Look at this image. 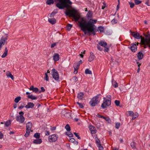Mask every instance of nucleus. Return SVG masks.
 <instances>
[{
  "mask_svg": "<svg viewBox=\"0 0 150 150\" xmlns=\"http://www.w3.org/2000/svg\"><path fill=\"white\" fill-rule=\"evenodd\" d=\"M42 140L40 139L34 140L33 141V143L35 144H40L42 143Z\"/></svg>",
  "mask_w": 150,
  "mask_h": 150,
  "instance_id": "ddd939ff",
  "label": "nucleus"
},
{
  "mask_svg": "<svg viewBox=\"0 0 150 150\" xmlns=\"http://www.w3.org/2000/svg\"><path fill=\"white\" fill-rule=\"evenodd\" d=\"M59 55L58 54L55 53L53 56V59L55 61H58L59 59Z\"/></svg>",
  "mask_w": 150,
  "mask_h": 150,
  "instance_id": "4468645a",
  "label": "nucleus"
},
{
  "mask_svg": "<svg viewBox=\"0 0 150 150\" xmlns=\"http://www.w3.org/2000/svg\"><path fill=\"white\" fill-rule=\"evenodd\" d=\"M84 96L83 93L81 92H80L78 93L77 95V98L79 100H82Z\"/></svg>",
  "mask_w": 150,
  "mask_h": 150,
  "instance_id": "aec40b11",
  "label": "nucleus"
},
{
  "mask_svg": "<svg viewBox=\"0 0 150 150\" xmlns=\"http://www.w3.org/2000/svg\"><path fill=\"white\" fill-rule=\"evenodd\" d=\"M3 135L1 132H0V139H1L3 137Z\"/></svg>",
  "mask_w": 150,
  "mask_h": 150,
  "instance_id": "69168bd1",
  "label": "nucleus"
},
{
  "mask_svg": "<svg viewBox=\"0 0 150 150\" xmlns=\"http://www.w3.org/2000/svg\"><path fill=\"white\" fill-rule=\"evenodd\" d=\"M97 48L100 51H101L103 50V49L98 45L97 46Z\"/></svg>",
  "mask_w": 150,
  "mask_h": 150,
  "instance_id": "4d7b16f0",
  "label": "nucleus"
},
{
  "mask_svg": "<svg viewBox=\"0 0 150 150\" xmlns=\"http://www.w3.org/2000/svg\"><path fill=\"white\" fill-rule=\"evenodd\" d=\"M74 134L75 135V136L76 137H77V138H78V139H81L80 137L79 136V135H78V134H79L78 133H76V132H74Z\"/></svg>",
  "mask_w": 150,
  "mask_h": 150,
  "instance_id": "49530a36",
  "label": "nucleus"
},
{
  "mask_svg": "<svg viewBox=\"0 0 150 150\" xmlns=\"http://www.w3.org/2000/svg\"><path fill=\"white\" fill-rule=\"evenodd\" d=\"M129 3L130 5V7L131 8H133L134 7V3L130 2H129Z\"/></svg>",
  "mask_w": 150,
  "mask_h": 150,
  "instance_id": "de8ad7c7",
  "label": "nucleus"
},
{
  "mask_svg": "<svg viewBox=\"0 0 150 150\" xmlns=\"http://www.w3.org/2000/svg\"><path fill=\"white\" fill-rule=\"evenodd\" d=\"M41 90L39 91V93H40L41 92H44L45 91V90L43 87H42L41 88Z\"/></svg>",
  "mask_w": 150,
  "mask_h": 150,
  "instance_id": "8fccbe9b",
  "label": "nucleus"
},
{
  "mask_svg": "<svg viewBox=\"0 0 150 150\" xmlns=\"http://www.w3.org/2000/svg\"><path fill=\"white\" fill-rule=\"evenodd\" d=\"M57 13V12H55V11H54L52 12L50 14V17H52L54 16V15H55Z\"/></svg>",
  "mask_w": 150,
  "mask_h": 150,
  "instance_id": "37998d69",
  "label": "nucleus"
},
{
  "mask_svg": "<svg viewBox=\"0 0 150 150\" xmlns=\"http://www.w3.org/2000/svg\"><path fill=\"white\" fill-rule=\"evenodd\" d=\"M58 137V135L56 134H52L49 137V140L50 142H54Z\"/></svg>",
  "mask_w": 150,
  "mask_h": 150,
  "instance_id": "0eeeda50",
  "label": "nucleus"
},
{
  "mask_svg": "<svg viewBox=\"0 0 150 150\" xmlns=\"http://www.w3.org/2000/svg\"><path fill=\"white\" fill-rule=\"evenodd\" d=\"M72 79L73 81L75 82H76L78 81L77 78L75 76L73 77Z\"/></svg>",
  "mask_w": 150,
  "mask_h": 150,
  "instance_id": "3c124183",
  "label": "nucleus"
},
{
  "mask_svg": "<svg viewBox=\"0 0 150 150\" xmlns=\"http://www.w3.org/2000/svg\"><path fill=\"white\" fill-rule=\"evenodd\" d=\"M115 104L117 106H118L119 105L120 103V102L118 100H115Z\"/></svg>",
  "mask_w": 150,
  "mask_h": 150,
  "instance_id": "a18cd8bd",
  "label": "nucleus"
},
{
  "mask_svg": "<svg viewBox=\"0 0 150 150\" xmlns=\"http://www.w3.org/2000/svg\"><path fill=\"white\" fill-rule=\"evenodd\" d=\"M98 30L100 32H103L104 30V28L103 27L101 26H99L98 28Z\"/></svg>",
  "mask_w": 150,
  "mask_h": 150,
  "instance_id": "72a5a7b5",
  "label": "nucleus"
},
{
  "mask_svg": "<svg viewBox=\"0 0 150 150\" xmlns=\"http://www.w3.org/2000/svg\"><path fill=\"white\" fill-rule=\"evenodd\" d=\"M96 142V144L97 146H100L101 144L100 142V140L97 137L95 138Z\"/></svg>",
  "mask_w": 150,
  "mask_h": 150,
  "instance_id": "393cba45",
  "label": "nucleus"
},
{
  "mask_svg": "<svg viewBox=\"0 0 150 150\" xmlns=\"http://www.w3.org/2000/svg\"><path fill=\"white\" fill-rule=\"evenodd\" d=\"M96 116L97 117H98L101 118H102L103 119V117H104V116H102V115H98V114H97L96 115Z\"/></svg>",
  "mask_w": 150,
  "mask_h": 150,
  "instance_id": "13d9d810",
  "label": "nucleus"
},
{
  "mask_svg": "<svg viewBox=\"0 0 150 150\" xmlns=\"http://www.w3.org/2000/svg\"><path fill=\"white\" fill-rule=\"evenodd\" d=\"M129 48L131 49L132 52H136L137 50V46L134 44H132Z\"/></svg>",
  "mask_w": 150,
  "mask_h": 150,
  "instance_id": "9b49d317",
  "label": "nucleus"
},
{
  "mask_svg": "<svg viewBox=\"0 0 150 150\" xmlns=\"http://www.w3.org/2000/svg\"><path fill=\"white\" fill-rule=\"evenodd\" d=\"M137 56L138 59L140 60L142 59L143 57V54L142 52H140L137 54Z\"/></svg>",
  "mask_w": 150,
  "mask_h": 150,
  "instance_id": "4be33fe9",
  "label": "nucleus"
},
{
  "mask_svg": "<svg viewBox=\"0 0 150 150\" xmlns=\"http://www.w3.org/2000/svg\"><path fill=\"white\" fill-rule=\"evenodd\" d=\"M111 96L110 95H108L106 97H104L103 103L101 105L102 108L104 109L107 107L110 106L111 103Z\"/></svg>",
  "mask_w": 150,
  "mask_h": 150,
  "instance_id": "7ed1b4c3",
  "label": "nucleus"
},
{
  "mask_svg": "<svg viewBox=\"0 0 150 150\" xmlns=\"http://www.w3.org/2000/svg\"><path fill=\"white\" fill-rule=\"evenodd\" d=\"M66 134L70 137H72L73 136V134L69 131H68L67 133Z\"/></svg>",
  "mask_w": 150,
  "mask_h": 150,
  "instance_id": "e433bc0d",
  "label": "nucleus"
},
{
  "mask_svg": "<svg viewBox=\"0 0 150 150\" xmlns=\"http://www.w3.org/2000/svg\"><path fill=\"white\" fill-rule=\"evenodd\" d=\"M24 114V113L23 111H21L19 112V114L20 115H22L23 116Z\"/></svg>",
  "mask_w": 150,
  "mask_h": 150,
  "instance_id": "e2e57ef3",
  "label": "nucleus"
},
{
  "mask_svg": "<svg viewBox=\"0 0 150 150\" xmlns=\"http://www.w3.org/2000/svg\"><path fill=\"white\" fill-rule=\"evenodd\" d=\"M75 141V139L74 138H70L69 139V142H74Z\"/></svg>",
  "mask_w": 150,
  "mask_h": 150,
  "instance_id": "5fc2aeb1",
  "label": "nucleus"
},
{
  "mask_svg": "<svg viewBox=\"0 0 150 150\" xmlns=\"http://www.w3.org/2000/svg\"><path fill=\"white\" fill-rule=\"evenodd\" d=\"M34 106V104L31 102H29L28 103L27 105H26L25 107L26 108H32Z\"/></svg>",
  "mask_w": 150,
  "mask_h": 150,
  "instance_id": "dca6fc26",
  "label": "nucleus"
},
{
  "mask_svg": "<svg viewBox=\"0 0 150 150\" xmlns=\"http://www.w3.org/2000/svg\"><path fill=\"white\" fill-rule=\"evenodd\" d=\"M99 44L101 46L105 48L104 49L105 51L108 52V51L109 49L107 47L108 45L106 42L104 41H100L99 43Z\"/></svg>",
  "mask_w": 150,
  "mask_h": 150,
  "instance_id": "1a4fd4ad",
  "label": "nucleus"
},
{
  "mask_svg": "<svg viewBox=\"0 0 150 150\" xmlns=\"http://www.w3.org/2000/svg\"><path fill=\"white\" fill-rule=\"evenodd\" d=\"M11 124V122L10 121H7L5 124V126L6 127L8 126Z\"/></svg>",
  "mask_w": 150,
  "mask_h": 150,
  "instance_id": "ea45409f",
  "label": "nucleus"
},
{
  "mask_svg": "<svg viewBox=\"0 0 150 150\" xmlns=\"http://www.w3.org/2000/svg\"><path fill=\"white\" fill-rule=\"evenodd\" d=\"M130 146L132 149H134L136 148V143L134 142H132L130 144Z\"/></svg>",
  "mask_w": 150,
  "mask_h": 150,
  "instance_id": "bb28decb",
  "label": "nucleus"
},
{
  "mask_svg": "<svg viewBox=\"0 0 150 150\" xmlns=\"http://www.w3.org/2000/svg\"><path fill=\"white\" fill-rule=\"evenodd\" d=\"M112 85L115 88L117 87L118 86L117 83L115 82V81H113L112 82Z\"/></svg>",
  "mask_w": 150,
  "mask_h": 150,
  "instance_id": "c9c22d12",
  "label": "nucleus"
},
{
  "mask_svg": "<svg viewBox=\"0 0 150 150\" xmlns=\"http://www.w3.org/2000/svg\"><path fill=\"white\" fill-rule=\"evenodd\" d=\"M45 79L47 81H49V77L47 73L45 74Z\"/></svg>",
  "mask_w": 150,
  "mask_h": 150,
  "instance_id": "c03bdc74",
  "label": "nucleus"
},
{
  "mask_svg": "<svg viewBox=\"0 0 150 150\" xmlns=\"http://www.w3.org/2000/svg\"><path fill=\"white\" fill-rule=\"evenodd\" d=\"M85 73L86 74H92L91 71L88 69H86L85 70Z\"/></svg>",
  "mask_w": 150,
  "mask_h": 150,
  "instance_id": "c85d7f7f",
  "label": "nucleus"
},
{
  "mask_svg": "<svg viewBox=\"0 0 150 150\" xmlns=\"http://www.w3.org/2000/svg\"><path fill=\"white\" fill-rule=\"evenodd\" d=\"M128 112L129 115L130 116H132L134 113V112L132 111H129Z\"/></svg>",
  "mask_w": 150,
  "mask_h": 150,
  "instance_id": "09e8293b",
  "label": "nucleus"
},
{
  "mask_svg": "<svg viewBox=\"0 0 150 150\" xmlns=\"http://www.w3.org/2000/svg\"><path fill=\"white\" fill-rule=\"evenodd\" d=\"M16 118V121L21 123H23L25 120V117L22 115H18Z\"/></svg>",
  "mask_w": 150,
  "mask_h": 150,
  "instance_id": "6e6552de",
  "label": "nucleus"
},
{
  "mask_svg": "<svg viewBox=\"0 0 150 150\" xmlns=\"http://www.w3.org/2000/svg\"><path fill=\"white\" fill-rule=\"evenodd\" d=\"M56 128L55 127H51V130L52 131L56 129Z\"/></svg>",
  "mask_w": 150,
  "mask_h": 150,
  "instance_id": "680f3d73",
  "label": "nucleus"
},
{
  "mask_svg": "<svg viewBox=\"0 0 150 150\" xmlns=\"http://www.w3.org/2000/svg\"><path fill=\"white\" fill-rule=\"evenodd\" d=\"M73 66L74 69H78L79 67V64L78 63L75 62Z\"/></svg>",
  "mask_w": 150,
  "mask_h": 150,
  "instance_id": "a878e982",
  "label": "nucleus"
},
{
  "mask_svg": "<svg viewBox=\"0 0 150 150\" xmlns=\"http://www.w3.org/2000/svg\"><path fill=\"white\" fill-rule=\"evenodd\" d=\"M8 50L7 47H6L5 49V51L4 53L1 56V57L3 58H5L7 55Z\"/></svg>",
  "mask_w": 150,
  "mask_h": 150,
  "instance_id": "412c9836",
  "label": "nucleus"
},
{
  "mask_svg": "<svg viewBox=\"0 0 150 150\" xmlns=\"http://www.w3.org/2000/svg\"><path fill=\"white\" fill-rule=\"evenodd\" d=\"M21 98L20 96L17 97L15 98L14 101L16 103H18L21 100Z\"/></svg>",
  "mask_w": 150,
  "mask_h": 150,
  "instance_id": "7c9ffc66",
  "label": "nucleus"
},
{
  "mask_svg": "<svg viewBox=\"0 0 150 150\" xmlns=\"http://www.w3.org/2000/svg\"><path fill=\"white\" fill-rule=\"evenodd\" d=\"M6 75L8 78H11L12 80L14 79V77L13 75L11 74V72L9 71H8L6 73Z\"/></svg>",
  "mask_w": 150,
  "mask_h": 150,
  "instance_id": "6ab92c4d",
  "label": "nucleus"
},
{
  "mask_svg": "<svg viewBox=\"0 0 150 150\" xmlns=\"http://www.w3.org/2000/svg\"><path fill=\"white\" fill-rule=\"evenodd\" d=\"M103 119H104L106 121L109 123H110V122H111L110 119L108 117H104Z\"/></svg>",
  "mask_w": 150,
  "mask_h": 150,
  "instance_id": "79ce46f5",
  "label": "nucleus"
},
{
  "mask_svg": "<svg viewBox=\"0 0 150 150\" xmlns=\"http://www.w3.org/2000/svg\"><path fill=\"white\" fill-rule=\"evenodd\" d=\"M65 128L67 131H70L71 130L69 124H67L66 125Z\"/></svg>",
  "mask_w": 150,
  "mask_h": 150,
  "instance_id": "473e14b6",
  "label": "nucleus"
},
{
  "mask_svg": "<svg viewBox=\"0 0 150 150\" xmlns=\"http://www.w3.org/2000/svg\"><path fill=\"white\" fill-rule=\"evenodd\" d=\"M97 146L99 148L98 150H103V147L100 145V146Z\"/></svg>",
  "mask_w": 150,
  "mask_h": 150,
  "instance_id": "864d4df0",
  "label": "nucleus"
},
{
  "mask_svg": "<svg viewBox=\"0 0 150 150\" xmlns=\"http://www.w3.org/2000/svg\"><path fill=\"white\" fill-rule=\"evenodd\" d=\"M120 126V123H115V127L117 129H118L119 128Z\"/></svg>",
  "mask_w": 150,
  "mask_h": 150,
  "instance_id": "a19ab883",
  "label": "nucleus"
},
{
  "mask_svg": "<svg viewBox=\"0 0 150 150\" xmlns=\"http://www.w3.org/2000/svg\"><path fill=\"white\" fill-rule=\"evenodd\" d=\"M95 57L94 55V54L92 52H91L90 55L88 58V61L91 62L93 61L94 60Z\"/></svg>",
  "mask_w": 150,
  "mask_h": 150,
  "instance_id": "2eb2a0df",
  "label": "nucleus"
},
{
  "mask_svg": "<svg viewBox=\"0 0 150 150\" xmlns=\"http://www.w3.org/2000/svg\"><path fill=\"white\" fill-rule=\"evenodd\" d=\"M34 137L36 139H39L40 138V134L39 133H36L34 135Z\"/></svg>",
  "mask_w": 150,
  "mask_h": 150,
  "instance_id": "c756f323",
  "label": "nucleus"
},
{
  "mask_svg": "<svg viewBox=\"0 0 150 150\" xmlns=\"http://www.w3.org/2000/svg\"><path fill=\"white\" fill-rule=\"evenodd\" d=\"M28 97L29 98H30L33 100H36L38 98L37 97H36L35 96H34L33 95L28 96Z\"/></svg>",
  "mask_w": 150,
  "mask_h": 150,
  "instance_id": "b1692460",
  "label": "nucleus"
},
{
  "mask_svg": "<svg viewBox=\"0 0 150 150\" xmlns=\"http://www.w3.org/2000/svg\"><path fill=\"white\" fill-rule=\"evenodd\" d=\"M100 95V94H98L91 99L89 103L91 106H95L99 103L100 100L99 98Z\"/></svg>",
  "mask_w": 150,
  "mask_h": 150,
  "instance_id": "20e7f679",
  "label": "nucleus"
},
{
  "mask_svg": "<svg viewBox=\"0 0 150 150\" xmlns=\"http://www.w3.org/2000/svg\"><path fill=\"white\" fill-rule=\"evenodd\" d=\"M136 5H138L142 3V1L139 0H134Z\"/></svg>",
  "mask_w": 150,
  "mask_h": 150,
  "instance_id": "4c0bfd02",
  "label": "nucleus"
},
{
  "mask_svg": "<svg viewBox=\"0 0 150 150\" xmlns=\"http://www.w3.org/2000/svg\"><path fill=\"white\" fill-rule=\"evenodd\" d=\"M51 74L53 78L55 81H59V76L57 70L54 69H53L51 71Z\"/></svg>",
  "mask_w": 150,
  "mask_h": 150,
  "instance_id": "423d86ee",
  "label": "nucleus"
},
{
  "mask_svg": "<svg viewBox=\"0 0 150 150\" xmlns=\"http://www.w3.org/2000/svg\"><path fill=\"white\" fill-rule=\"evenodd\" d=\"M116 20L115 19H114L111 22L112 23H116Z\"/></svg>",
  "mask_w": 150,
  "mask_h": 150,
  "instance_id": "bf43d9fd",
  "label": "nucleus"
},
{
  "mask_svg": "<svg viewBox=\"0 0 150 150\" xmlns=\"http://www.w3.org/2000/svg\"><path fill=\"white\" fill-rule=\"evenodd\" d=\"M7 37L4 38L2 36L0 39V48H1L3 45H4L5 43L7 42Z\"/></svg>",
  "mask_w": 150,
  "mask_h": 150,
  "instance_id": "9d476101",
  "label": "nucleus"
},
{
  "mask_svg": "<svg viewBox=\"0 0 150 150\" xmlns=\"http://www.w3.org/2000/svg\"><path fill=\"white\" fill-rule=\"evenodd\" d=\"M103 5L102 6V9H104L106 6V4L105 3V2H104L103 3Z\"/></svg>",
  "mask_w": 150,
  "mask_h": 150,
  "instance_id": "6e6d98bb",
  "label": "nucleus"
},
{
  "mask_svg": "<svg viewBox=\"0 0 150 150\" xmlns=\"http://www.w3.org/2000/svg\"><path fill=\"white\" fill-rule=\"evenodd\" d=\"M17 105L16 104H14L13 105V107L14 108H16L17 107Z\"/></svg>",
  "mask_w": 150,
  "mask_h": 150,
  "instance_id": "338daca9",
  "label": "nucleus"
},
{
  "mask_svg": "<svg viewBox=\"0 0 150 150\" xmlns=\"http://www.w3.org/2000/svg\"><path fill=\"white\" fill-rule=\"evenodd\" d=\"M76 104L79 105V107L80 108H82L84 107V106L81 103H79V102H77Z\"/></svg>",
  "mask_w": 150,
  "mask_h": 150,
  "instance_id": "58836bf2",
  "label": "nucleus"
},
{
  "mask_svg": "<svg viewBox=\"0 0 150 150\" xmlns=\"http://www.w3.org/2000/svg\"><path fill=\"white\" fill-rule=\"evenodd\" d=\"M74 74H76L78 72V69H74Z\"/></svg>",
  "mask_w": 150,
  "mask_h": 150,
  "instance_id": "052dcab7",
  "label": "nucleus"
},
{
  "mask_svg": "<svg viewBox=\"0 0 150 150\" xmlns=\"http://www.w3.org/2000/svg\"><path fill=\"white\" fill-rule=\"evenodd\" d=\"M48 21L52 24H54L56 23V21L55 18H54L48 19Z\"/></svg>",
  "mask_w": 150,
  "mask_h": 150,
  "instance_id": "a211bd4d",
  "label": "nucleus"
},
{
  "mask_svg": "<svg viewBox=\"0 0 150 150\" xmlns=\"http://www.w3.org/2000/svg\"><path fill=\"white\" fill-rule=\"evenodd\" d=\"M65 13L67 16L73 17L75 21H77L80 19L78 21L79 25L85 34H86L87 31L88 33H93L96 29V27L94 24L96 23L97 20L91 19L87 22L84 18H80L79 13L74 9L68 10Z\"/></svg>",
  "mask_w": 150,
  "mask_h": 150,
  "instance_id": "f257e3e1",
  "label": "nucleus"
},
{
  "mask_svg": "<svg viewBox=\"0 0 150 150\" xmlns=\"http://www.w3.org/2000/svg\"><path fill=\"white\" fill-rule=\"evenodd\" d=\"M29 89L30 91H32L33 92L36 93H37L39 91V89L37 88H34L33 86H31L29 88Z\"/></svg>",
  "mask_w": 150,
  "mask_h": 150,
  "instance_id": "f3484780",
  "label": "nucleus"
},
{
  "mask_svg": "<svg viewBox=\"0 0 150 150\" xmlns=\"http://www.w3.org/2000/svg\"><path fill=\"white\" fill-rule=\"evenodd\" d=\"M138 116V114L137 112L134 113L132 115V120H134L135 118L137 117Z\"/></svg>",
  "mask_w": 150,
  "mask_h": 150,
  "instance_id": "cd10ccee",
  "label": "nucleus"
},
{
  "mask_svg": "<svg viewBox=\"0 0 150 150\" xmlns=\"http://www.w3.org/2000/svg\"><path fill=\"white\" fill-rule=\"evenodd\" d=\"M24 108V106L21 105V106H19L18 108L19 109H22V108Z\"/></svg>",
  "mask_w": 150,
  "mask_h": 150,
  "instance_id": "774afa93",
  "label": "nucleus"
},
{
  "mask_svg": "<svg viewBox=\"0 0 150 150\" xmlns=\"http://www.w3.org/2000/svg\"><path fill=\"white\" fill-rule=\"evenodd\" d=\"M32 127V123L30 122H28L26 124V133L24 136L25 137L28 136L30 134Z\"/></svg>",
  "mask_w": 150,
  "mask_h": 150,
  "instance_id": "39448f33",
  "label": "nucleus"
},
{
  "mask_svg": "<svg viewBox=\"0 0 150 150\" xmlns=\"http://www.w3.org/2000/svg\"><path fill=\"white\" fill-rule=\"evenodd\" d=\"M54 1L53 0H47L46 1V3L47 4L50 5L53 4Z\"/></svg>",
  "mask_w": 150,
  "mask_h": 150,
  "instance_id": "2f4dec72",
  "label": "nucleus"
},
{
  "mask_svg": "<svg viewBox=\"0 0 150 150\" xmlns=\"http://www.w3.org/2000/svg\"><path fill=\"white\" fill-rule=\"evenodd\" d=\"M72 27V25L70 24H68L67 25V30H70Z\"/></svg>",
  "mask_w": 150,
  "mask_h": 150,
  "instance_id": "f704fd0d",
  "label": "nucleus"
},
{
  "mask_svg": "<svg viewBox=\"0 0 150 150\" xmlns=\"http://www.w3.org/2000/svg\"><path fill=\"white\" fill-rule=\"evenodd\" d=\"M89 128L91 134H95L96 132V130L95 127L92 125H90L89 127Z\"/></svg>",
  "mask_w": 150,
  "mask_h": 150,
  "instance_id": "f8f14e48",
  "label": "nucleus"
},
{
  "mask_svg": "<svg viewBox=\"0 0 150 150\" xmlns=\"http://www.w3.org/2000/svg\"><path fill=\"white\" fill-rule=\"evenodd\" d=\"M132 35L137 39H141L140 44L143 45V47L146 48L148 47H150V34H146L144 35L146 38L142 36H140L138 33H132Z\"/></svg>",
  "mask_w": 150,
  "mask_h": 150,
  "instance_id": "f03ea898",
  "label": "nucleus"
},
{
  "mask_svg": "<svg viewBox=\"0 0 150 150\" xmlns=\"http://www.w3.org/2000/svg\"><path fill=\"white\" fill-rule=\"evenodd\" d=\"M58 43H53L52 44L51 47V48H53Z\"/></svg>",
  "mask_w": 150,
  "mask_h": 150,
  "instance_id": "603ef678",
  "label": "nucleus"
},
{
  "mask_svg": "<svg viewBox=\"0 0 150 150\" xmlns=\"http://www.w3.org/2000/svg\"><path fill=\"white\" fill-rule=\"evenodd\" d=\"M45 134L46 135H49L50 132L48 131H46Z\"/></svg>",
  "mask_w": 150,
  "mask_h": 150,
  "instance_id": "0e129e2a",
  "label": "nucleus"
},
{
  "mask_svg": "<svg viewBox=\"0 0 150 150\" xmlns=\"http://www.w3.org/2000/svg\"><path fill=\"white\" fill-rule=\"evenodd\" d=\"M93 13L92 12L90 11L89 10L87 14L86 15V16L87 18H91L93 17Z\"/></svg>",
  "mask_w": 150,
  "mask_h": 150,
  "instance_id": "5701e85b",
  "label": "nucleus"
}]
</instances>
